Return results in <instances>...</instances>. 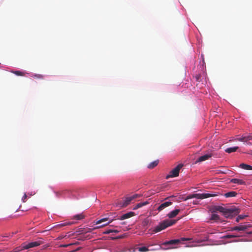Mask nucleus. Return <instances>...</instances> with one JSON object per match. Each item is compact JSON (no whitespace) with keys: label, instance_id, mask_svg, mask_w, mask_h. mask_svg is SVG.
<instances>
[{"label":"nucleus","instance_id":"nucleus-35","mask_svg":"<svg viewBox=\"0 0 252 252\" xmlns=\"http://www.w3.org/2000/svg\"><path fill=\"white\" fill-rule=\"evenodd\" d=\"M125 237V234L122 235H120V236H119L113 238L112 239L113 240H115V239H121V238H124Z\"/></svg>","mask_w":252,"mask_h":252},{"label":"nucleus","instance_id":"nucleus-25","mask_svg":"<svg viewBox=\"0 0 252 252\" xmlns=\"http://www.w3.org/2000/svg\"><path fill=\"white\" fill-rule=\"evenodd\" d=\"M220 219V217L216 214H213L211 216V220H218Z\"/></svg>","mask_w":252,"mask_h":252},{"label":"nucleus","instance_id":"nucleus-3","mask_svg":"<svg viewBox=\"0 0 252 252\" xmlns=\"http://www.w3.org/2000/svg\"><path fill=\"white\" fill-rule=\"evenodd\" d=\"M43 243L41 241H36L29 243L28 244H25V249L26 250L29 249L30 248H33L35 247L38 246L42 244Z\"/></svg>","mask_w":252,"mask_h":252},{"label":"nucleus","instance_id":"nucleus-20","mask_svg":"<svg viewBox=\"0 0 252 252\" xmlns=\"http://www.w3.org/2000/svg\"><path fill=\"white\" fill-rule=\"evenodd\" d=\"M167 227L173 225L176 223L177 221V220H164Z\"/></svg>","mask_w":252,"mask_h":252},{"label":"nucleus","instance_id":"nucleus-32","mask_svg":"<svg viewBox=\"0 0 252 252\" xmlns=\"http://www.w3.org/2000/svg\"><path fill=\"white\" fill-rule=\"evenodd\" d=\"M138 251L140 252H146L149 251V249L146 247L138 248Z\"/></svg>","mask_w":252,"mask_h":252},{"label":"nucleus","instance_id":"nucleus-15","mask_svg":"<svg viewBox=\"0 0 252 252\" xmlns=\"http://www.w3.org/2000/svg\"><path fill=\"white\" fill-rule=\"evenodd\" d=\"M24 250H26V249H25V243H23L22 244L21 246L17 247L13 249L12 251L11 252H20Z\"/></svg>","mask_w":252,"mask_h":252},{"label":"nucleus","instance_id":"nucleus-22","mask_svg":"<svg viewBox=\"0 0 252 252\" xmlns=\"http://www.w3.org/2000/svg\"><path fill=\"white\" fill-rule=\"evenodd\" d=\"M158 160H155L152 162H151L148 166V167L150 169L154 168L155 167L158 165Z\"/></svg>","mask_w":252,"mask_h":252},{"label":"nucleus","instance_id":"nucleus-29","mask_svg":"<svg viewBox=\"0 0 252 252\" xmlns=\"http://www.w3.org/2000/svg\"><path fill=\"white\" fill-rule=\"evenodd\" d=\"M239 236L235 235H226L222 237V238L224 239H229L232 238H236L239 237Z\"/></svg>","mask_w":252,"mask_h":252},{"label":"nucleus","instance_id":"nucleus-19","mask_svg":"<svg viewBox=\"0 0 252 252\" xmlns=\"http://www.w3.org/2000/svg\"><path fill=\"white\" fill-rule=\"evenodd\" d=\"M240 167H241L242 169H245V170H252V166L248 165V164H245V163L241 164L240 165Z\"/></svg>","mask_w":252,"mask_h":252},{"label":"nucleus","instance_id":"nucleus-43","mask_svg":"<svg viewBox=\"0 0 252 252\" xmlns=\"http://www.w3.org/2000/svg\"><path fill=\"white\" fill-rule=\"evenodd\" d=\"M173 248H174V247H169V248H168L167 249H173Z\"/></svg>","mask_w":252,"mask_h":252},{"label":"nucleus","instance_id":"nucleus-10","mask_svg":"<svg viewBox=\"0 0 252 252\" xmlns=\"http://www.w3.org/2000/svg\"><path fill=\"white\" fill-rule=\"evenodd\" d=\"M171 204H172L171 202L167 201V202H164V203H162L159 206V207L158 208V211H160L162 210L163 209H164L165 208L170 206Z\"/></svg>","mask_w":252,"mask_h":252},{"label":"nucleus","instance_id":"nucleus-34","mask_svg":"<svg viewBox=\"0 0 252 252\" xmlns=\"http://www.w3.org/2000/svg\"><path fill=\"white\" fill-rule=\"evenodd\" d=\"M14 73L18 76H23L24 75V73L20 71H16Z\"/></svg>","mask_w":252,"mask_h":252},{"label":"nucleus","instance_id":"nucleus-28","mask_svg":"<svg viewBox=\"0 0 252 252\" xmlns=\"http://www.w3.org/2000/svg\"><path fill=\"white\" fill-rule=\"evenodd\" d=\"M109 221H108L107 222L104 223H103V224L100 225V226H97V227H95L94 228V229H97V228H101V227H104L108 224H109V223H110L111 222H112L113 221V220H109Z\"/></svg>","mask_w":252,"mask_h":252},{"label":"nucleus","instance_id":"nucleus-5","mask_svg":"<svg viewBox=\"0 0 252 252\" xmlns=\"http://www.w3.org/2000/svg\"><path fill=\"white\" fill-rule=\"evenodd\" d=\"M251 225H240L238 226H235L233 227H232L230 230L231 231H244L246 229H247L248 228L250 227Z\"/></svg>","mask_w":252,"mask_h":252},{"label":"nucleus","instance_id":"nucleus-2","mask_svg":"<svg viewBox=\"0 0 252 252\" xmlns=\"http://www.w3.org/2000/svg\"><path fill=\"white\" fill-rule=\"evenodd\" d=\"M240 213L238 209L236 208L231 209H227L226 212L223 215L226 218H232L234 215H237Z\"/></svg>","mask_w":252,"mask_h":252},{"label":"nucleus","instance_id":"nucleus-44","mask_svg":"<svg viewBox=\"0 0 252 252\" xmlns=\"http://www.w3.org/2000/svg\"><path fill=\"white\" fill-rule=\"evenodd\" d=\"M251 154L252 155V154Z\"/></svg>","mask_w":252,"mask_h":252},{"label":"nucleus","instance_id":"nucleus-11","mask_svg":"<svg viewBox=\"0 0 252 252\" xmlns=\"http://www.w3.org/2000/svg\"><path fill=\"white\" fill-rule=\"evenodd\" d=\"M215 194L211 193H198V199H202L214 196Z\"/></svg>","mask_w":252,"mask_h":252},{"label":"nucleus","instance_id":"nucleus-12","mask_svg":"<svg viewBox=\"0 0 252 252\" xmlns=\"http://www.w3.org/2000/svg\"><path fill=\"white\" fill-rule=\"evenodd\" d=\"M180 210L179 209H175L171 212H170L168 215L167 216L169 218H173L175 217H176L178 213L180 212Z\"/></svg>","mask_w":252,"mask_h":252},{"label":"nucleus","instance_id":"nucleus-4","mask_svg":"<svg viewBox=\"0 0 252 252\" xmlns=\"http://www.w3.org/2000/svg\"><path fill=\"white\" fill-rule=\"evenodd\" d=\"M166 228H167V225H166L165 222L164 220L155 227L153 230V232L157 233L165 229Z\"/></svg>","mask_w":252,"mask_h":252},{"label":"nucleus","instance_id":"nucleus-13","mask_svg":"<svg viewBox=\"0 0 252 252\" xmlns=\"http://www.w3.org/2000/svg\"><path fill=\"white\" fill-rule=\"evenodd\" d=\"M230 182L234 184H237L239 185H245V182L242 180L238 179H232L230 180Z\"/></svg>","mask_w":252,"mask_h":252},{"label":"nucleus","instance_id":"nucleus-1","mask_svg":"<svg viewBox=\"0 0 252 252\" xmlns=\"http://www.w3.org/2000/svg\"><path fill=\"white\" fill-rule=\"evenodd\" d=\"M183 165L182 164H178L176 167L171 170L169 174L167 175L166 179L169 178L176 177L179 176V172L181 169L182 168Z\"/></svg>","mask_w":252,"mask_h":252},{"label":"nucleus","instance_id":"nucleus-16","mask_svg":"<svg viewBox=\"0 0 252 252\" xmlns=\"http://www.w3.org/2000/svg\"><path fill=\"white\" fill-rule=\"evenodd\" d=\"M238 149H239V147L238 146L230 147V148H226L225 150V152H226L227 153H231L232 152H236Z\"/></svg>","mask_w":252,"mask_h":252},{"label":"nucleus","instance_id":"nucleus-24","mask_svg":"<svg viewBox=\"0 0 252 252\" xmlns=\"http://www.w3.org/2000/svg\"><path fill=\"white\" fill-rule=\"evenodd\" d=\"M72 224V223L70 222H63V223H61L59 224L58 225H57V226L58 227H62L64 226L71 225Z\"/></svg>","mask_w":252,"mask_h":252},{"label":"nucleus","instance_id":"nucleus-39","mask_svg":"<svg viewBox=\"0 0 252 252\" xmlns=\"http://www.w3.org/2000/svg\"><path fill=\"white\" fill-rule=\"evenodd\" d=\"M246 217V216H245V215H239V216H238V217L239 218V219H241V220L244 219Z\"/></svg>","mask_w":252,"mask_h":252},{"label":"nucleus","instance_id":"nucleus-42","mask_svg":"<svg viewBox=\"0 0 252 252\" xmlns=\"http://www.w3.org/2000/svg\"><path fill=\"white\" fill-rule=\"evenodd\" d=\"M249 234H252V231L248 232Z\"/></svg>","mask_w":252,"mask_h":252},{"label":"nucleus","instance_id":"nucleus-36","mask_svg":"<svg viewBox=\"0 0 252 252\" xmlns=\"http://www.w3.org/2000/svg\"><path fill=\"white\" fill-rule=\"evenodd\" d=\"M27 197V194L26 193H25L22 197V199L23 202H26Z\"/></svg>","mask_w":252,"mask_h":252},{"label":"nucleus","instance_id":"nucleus-23","mask_svg":"<svg viewBox=\"0 0 252 252\" xmlns=\"http://www.w3.org/2000/svg\"><path fill=\"white\" fill-rule=\"evenodd\" d=\"M193 198H196L198 199V193H194V194H189V195H188L185 198L184 200L186 201L188 199Z\"/></svg>","mask_w":252,"mask_h":252},{"label":"nucleus","instance_id":"nucleus-30","mask_svg":"<svg viewBox=\"0 0 252 252\" xmlns=\"http://www.w3.org/2000/svg\"><path fill=\"white\" fill-rule=\"evenodd\" d=\"M226 210H227L226 208H223L221 206H219L217 208V210L219 211V212L222 213V214H223L226 212Z\"/></svg>","mask_w":252,"mask_h":252},{"label":"nucleus","instance_id":"nucleus-41","mask_svg":"<svg viewBox=\"0 0 252 252\" xmlns=\"http://www.w3.org/2000/svg\"><path fill=\"white\" fill-rule=\"evenodd\" d=\"M240 220V219H239V218L238 217L236 218V221L237 222H239V220Z\"/></svg>","mask_w":252,"mask_h":252},{"label":"nucleus","instance_id":"nucleus-26","mask_svg":"<svg viewBox=\"0 0 252 252\" xmlns=\"http://www.w3.org/2000/svg\"><path fill=\"white\" fill-rule=\"evenodd\" d=\"M120 231L117 229H108L105 232H104V234H108L112 232L118 233Z\"/></svg>","mask_w":252,"mask_h":252},{"label":"nucleus","instance_id":"nucleus-18","mask_svg":"<svg viewBox=\"0 0 252 252\" xmlns=\"http://www.w3.org/2000/svg\"><path fill=\"white\" fill-rule=\"evenodd\" d=\"M132 200V199L131 196L126 197V199L125 200L124 202H123V207L127 206Z\"/></svg>","mask_w":252,"mask_h":252},{"label":"nucleus","instance_id":"nucleus-31","mask_svg":"<svg viewBox=\"0 0 252 252\" xmlns=\"http://www.w3.org/2000/svg\"><path fill=\"white\" fill-rule=\"evenodd\" d=\"M74 218L76 220H81L84 218V216L82 214H78L74 216Z\"/></svg>","mask_w":252,"mask_h":252},{"label":"nucleus","instance_id":"nucleus-8","mask_svg":"<svg viewBox=\"0 0 252 252\" xmlns=\"http://www.w3.org/2000/svg\"><path fill=\"white\" fill-rule=\"evenodd\" d=\"M180 243V240L179 239H174L171 240L170 241L164 242L162 243V245L164 246H168V245H178Z\"/></svg>","mask_w":252,"mask_h":252},{"label":"nucleus","instance_id":"nucleus-33","mask_svg":"<svg viewBox=\"0 0 252 252\" xmlns=\"http://www.w3.org/2000/svg\"><path fill=\"white\" fill-rule=\"evenodd\" d=\"M34 78H38V79H43V76L41 74H34L33 75Z\"/></svg>","mask_w":252,"mask_h":252},{"label":"nucleus","instance_id":"nucleus-40","mask_svg":"<svg viewBox=\"0 0 252 252\" xmlns=\"http://www.w3.org/2000/svg\"><path fill=\"white\" fill-rule=\"evenodd\" d=\"M81 247H78V248H77L76 249H75V250H73L72 251V252H77V251H78L79 250H81Z\"/></svg>","mask_w":252,"mask_h":252},{"label":"nucleus","instance_id":"nucleus-7","mask_svg":"<svg viewBox=\"0 0 252 252\" xmlns=\"http://www.w3.org/2000/svg\"><path fill=\"white\" fill-rule=\"evenodd\" d=\"M213 156V154L212 153H209L205 154L203 156L200 157L197 160H196V162H200L206 160H207L211 158Z\"/></svg>","mask_w":252,"mask_h":252},{"label":"nucleus","instance_id":"nucleus-38","mask_svg":"<svg viewBox=\"0 0 252 252\" xmlns=\"http://www.w3.org/2000/svg\"><path fill=\"white\" fill-rule=\"evenodd\" d=\"M138 196H139V195H138L137 194H134V195H133L132 196H131V197H132V200L135 199V198H136Z\"/></svg>","mask_w":252,"mask_h":252},{"label":"nucleus","instance_id":"nucleus-6","mask_svg":"<svg viewBox=\"0 0 252 252\" xmlns=\"http://www.w3.org/2000/svg\"><path fill=\"white\" fill-rule=\"evenodd\" d=\"M252 139V134H250L248 135H242L240 138L235 139V140L242 141L244 142H247Z\"/></svg>","mask_w":252,"mask_h":252},{"label":"nucleus","instance_id":"nucleus-37","mask_svg":"<svg viewBox=\"0 0 252 252\" xmlns=\"http://www.w3.org/2000/svg\"><path fill=\"white\" fill-rule=\"evenodd\" d=\"M78 243H79L78 242H77V243H74V244H75V245H78ZM73 244H67V245H64L62 246V247H68V246H70V245H73Z\"/></svg>","mask_w":252,"mask_h":252},{"label":"nucleus","instance_id":"nucleus-27","mask_svg":"<svg viewBox=\"0 0 252 252\" xmlns=\"http://www.w3.org/2000/svg\"><path fill=\"white\" fill-rule=\"evenodd\" d=\"M67 191H68L67 190H64L62 191H57L55 192V194L57 197H60Z\"/></svg>","mask_w":252,"mask_h":252},{"label":"nucleus","instance_id":"nucleus-14","mask_svg":"<svg viewBox=\"0 0 252 252\" xmlns=\"http://www.w3.org/2000/svg\"><path fill=\"white\" fill-rule=\"evenodd\" d=\"M237 194V193L236 191H232L230 192H228L225 193L224 194V196L226 198H229V197H235Z\"/></svg>","mask_w":252,"mask_h":252},{"label":"nucleus","instance_id":"nucleus-9","mask_svg":"<svg viewBox=\"0 0 252 252\" xmlns=\"http://www.w3.org/2000/svg\"><path fill=\"white\" fill-rule=\"evenodd\" d=\"M135 215V213L133 212H129L128 213H126L120 217L119 219L120 220H124L125 219H127L130 217H132Z\"/></svg>","mask_w":252,"mask_h":252},{"label":"nucleus","instance_id":"nucleus-21","mask_svg":"<svg viewBox=\"0 0 252 252\" xmlns=\"http://www.w3.org/2000/svg\"><path fill=\"white\" fill-rule=\"evenodd\" d=\"M109 220V218L106 217V218H102V219L98 220H95L94 222L96 224H99L103 222L108 221Z\"/></svg>","mask_w":252,"mask_h":252},{"label":"nucleus","instance_id":"nucleus-17","mask_svg":"<svg viewBox=\"0 0 252 252\" xmlns=\"http://www.w3.org/2000/svg\"><path fill=\"white\" fill-rule=\"evenodd\" d=\"M149 204L148 201H145L144 202H140L137 204L133 208V210L137 209L138 208H141L144 205H147Z\"/></svg>","mask_w":252,"mask_h":252}]
</instances>
